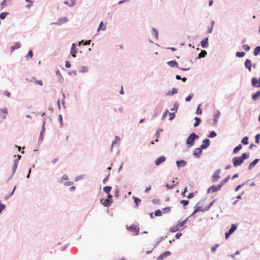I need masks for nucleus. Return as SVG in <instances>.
Instances as JSON below:
<instances>
[{
  "mask_svg": "<svg viewBox=\"0 0 260 260\" xmlns=\"http://www.w3.org/2000/svg\"><path fill=\"white\" fill-rule=\"evenodd\" d=\"M106 29V24H103V22H101L99 25V26L98 28V30L99 31L100 30H105Z\"/></svg>",
  "mask_w": 260,
  "mask_h": 260,
  "instance_id": "nucleus-24",
  "label": "nucleus"
},
{
  "mask_svg": "<svg viewBox=\"0 0 260 260\" xmlns=\"http://www.w3.org/2000/svg\"><path fill=\"white\" fill-rule=\"evenodd\" d=\"M252 85L254 86L259 87H260V78L257 79L256 78L254 77L252 78L251 80Z\"/></svg>",
  "mask_w": 260,
  "mask_h": 260,
  "instance_id": "nucleus-5",
  "label": "nucleus"
},
{
  "mask_svg": "<svg viewBox=\"0 0 260 260\" xmlns=\"http://www.w3.org/2000/svg\"><path fill=\"white\" fill-rule=\"evenodd\" d=\"M193 192H191L190 193H189V194L188 195L187 197L188 198H192L193 197Z\"/></svg>",
  "mask_w": 260,
  "mask_h": 260,
  "instance_id": "nucleus-61",
  "label": "nucleus"
},
{
  "mask_svg": "<svg viewBox=\"0 0 260 260\" xmlns=\"http://www.w3.org/2000/svg\"><path fill=\"white\" fill-rule=\"evenodd\" d=\"M214 202V201H213L212 202H211V203L208 205V207H206L205 209H204V210H202V209H199V208H197V209H195V210H194V212H193V213H196V212H198V211H204L208 210V209H209V208H210V207L213 205V204Z\"/></svg>",
  "mask_w": 260,
  "mask_h": 260,
  "instance_id": "nucleus-18",
  "label": "nucleus"
},
{
  "mask_svg": "<svg viewBox=\"0 0 260 260\" xmlns=\"http://www.w3.org/2000/svg\"><path fill=\"white\" fill-rule=\"evenodd\" d=\"M207 55V52L205 50H202L201 52L199 54V58H201L202 57H204Z\"/></svg>",
  "mask_w": 260,
  "mask_h": 260,
  "instance_id": "nucleus-28",
  "label": "nucleus"
},
{
  "mask_svg": "<svg viewBox=\"0 0 260 260\" xmlns=\"http://www.w3.org/2000/svg\"><path fill=\"white\" fill-rule=\"evenodd\" d=\"M133 199L134 200L136 207H137L138 206L139 204L140 203L141 200L136 197H133Z\"/></svg>",
  "mask_w": 260,
  "mask_h": 260,
  "instance_id": "nucleus-33",
  "label": "nucleus"
},
{
  "mask_svg": "<svg viewBox=\"0 0 260 260\" xmlns=\"http://www.w3.org/2000/svg\"><path fill=\"white\" fill-rule=\"evenodd\" d=\"M162 129H158L157 131H156V137H157V139L155 140V142H157L158 141V138L159 137V132H162Z\"/></svg>",
  "mask_w": 260,
  "mask_h": 260,
  "instance_id": "nucleus-42",
  "label": "nucleus"
},
{
  "mask_svg": "<svg viewBox=\"0 0 260 260\" xmlns=\"http://www.w3.org/2000/svg\"><path fill=\"white\" fill-rule=\"evenodd\" d=\"M171 254V252L169 251H166L164 253H163L162 254L159 255L158 257V260H162L165 257L170 255Z\"/></svg>",
  "mask_w": 260,
  "mask_h": 260,
  "instance_id": "nucleus-14",
  "label": "nucleus"
},
{
  "mask_svg": "<svg viewBox=\"0 0 260 260\" xmlns=\"http://www.w3.org/2000/svg\"><path fill=\"white\" fill-rule=\"evenodd\" d=\"M221 186L222 185L220 184L217 186L212 185L209 188V190H211L212 192H216L219 190L221 189Z\"/></svg>",
  "mask_w": 260,
  "mask_h": 260,
  "instance_id": "nucleus-10",
  "label": "nucleus"
},
{
  "mask_svg": "<svg viewBox=\"0 0 260 260\" xmlns=\"http://www.w3.org/2000/svg\"><path fill=\"white\" fill-rule=\"evenodd\" d=\"M180 203H181V204H182L184 207H185V206H186V205H187L188 204L189 202H188V201H187V200H181V201H180Z\"/></svg>",
  "mask_w": 260,
  "mask_h": 260,
  "instance_id": "nucleus-38",
  "label": "nucleus"
},
{
  "mask_svg": "<svg viewBox=\"0 0 260 260\" xmlns=\"http://www.w3.org/2000/svg\"><path fill=\"white\" fill-rule=\"evenodd\" d=\"M170 118L169 119L170 120H172L175 117V114L174 113H169Z\"/></svg>",
  "mask_w": 260,
  "mask_h": 260,
  "instance_id": "nucleus-52",
  "label": "nucleus"
},
{
  "mask_svg": "<svg viewBox=\"0 0 260 260\" xmlns=\"http://www.w3.org/2000/svg\"><path fill=\"white\" fill-rule=\"evenodd\" d=\"M182 235V234L180 233H178L176 235V238L177 239H179L180 238V237Z\"/></svg>",
  "mask_w": 260,
  "mask_h": 260,
  "instance_id": "nucleus-60",
  "label": "nucleus"
},
{
  "mask_svg": "<svg viewBox=\"0 0 260 260\" xmlns=\"http://www.w3.org/2000/svg\"><path fill=\"white\" fill-rule=\"evenodd\" d=\"M237 228V226L235 224H232L231 229H230V230L228 232L229 233H230L231 234H232L236 231Z\"/></svg>",
  "mask_w": 260,
  "mask_h": 260,
  "instance_id": "nucleus-25",
  "label": "nucleus"
},
{
  "mask_svg": "<svg viewBox=\"0 0 260 260\" xmlns=\"http://www.w3.org/2000/svg\"><path fill=\"white\" fill-rule=\"evenodd\" d=\"M193 97V94H190L185 99V101L186 102H189Z\"/></svg>",
  "mask_w": 260,
  "mask_h": 260,
  "instance_id": "nucleus-47",
  "label": "nucleus"
},
{
  "mask_svg": "<svg viewBox=\"0 0 260 260\" xmlns=\"http://www.w3.org/2000/svg\"><path fill=\"white\" fill-rule=\"evenodd\" d=\"M177 93V89L175 88H173L171 91V92H169L168 94L172 95L175 93Z\"/></svg>",
  "mask_w": 260,
  "mask_h": 260,
  "instance_id": "nucleus-43",
  "label": "nucleus"
},
{
  "mask_svg": "<svg viewBox=\"0 0 260 260\" xmlns=\"http://www.w3.org/2000/svg\"><path fill=\"white\" fill-rule=\"evenodd\" d=\"M245 53L244 52H237L236 55L237 56L239 57H243L245 55Z\"/></svg>",
  "mask_w": 260,
  "mask_h": 260,
  "instance_id": "nucleus-34",
  "label": "nucleus"
},
{
  "mask_svg": "<svg viewBox=\"0 0 260 260\" xmlns=\"http://www.w3.org/2000/svg\"><path fill=\"white\" fill-rule=\"evenodd\" d=\"M8 14V13H7V12H3V13H1V14H0L1 19H4Z\"/></svg>",
  "mask_w": 260,
  "mask_h": 260,
  "instance_id": "nucleus-40",
  "label": "nucleus"
},
{
  "mask_svg": "<svg viewBox=\"0 0 260 260\" xmlns=\"http://www.w3.org/2000/svg\"><path fill=\"white\" fill-rule=\"evenodd\" d=\"M66 67L68 68H69L71 67V63L69 61H66Z\"/></svg>",
  "mask_w": 260,
  "mask_h": 260,
  "instance_id": "nucleus-56",
  "label": "nucleus"
},
{
  "mask_svg": "<svg viewBox=\"0 0 260 260\" xmlns=\"http://www.w3.org/2000/svg\"><path fill=\"white\" fill-rule=\"evenodd\" d=\"M29 81H30V82H34L35 83L38 84H39V85H41V86H42L43 85V82H42V80H37L34 77H32L31 78V79H30Z\"/></svg>",
  "mask_w": 260,
  "mask_h": 260,
  "instance_id": "nucleus-19",
  "label": "nucleus"
},
{
  "mask_svg": "<svg viewBox=\"0 0 260 260\" xmlns=\"http://www.w3.org/2000/svg\"><path fill=\"white\" fill-rule=\"evenodd\" d=\"M4 94H6L8 97H10L11 96V93L8 91H5Z\"/></svg>",
  "mask_w": 260,
  "mask_h": 260,
  "instance_id": "nucleus-58",
  "label": "nucleus"
},
{
  "mask_svg": "<svg viewBox=\"0 0 260 260\" xmlns=\"http://www.w3.org/2000/svg\"><path fill=\"white\" fill-rule=\"evenodd\" d=\"M102 204L105 207H109L110 206L111 203H112V199H105L104 201L101 200Z\"/></svg>",
  "mask_w": 260,
  "mask_h": 260,
  "instance_id": "nucleus-7",
  "label": "nucleus"
},
{
  "mask_svg": "<svg viewBox=\"0 0 260 260\" xmlns=\"http://www.w3.org/2000/svg\"><path fill=\"white\" fill-rule=\"evenodd\" d=\"M255 143L257 144L259 143V139H260V134H258L255 136Z\"/></svg>",
  "mask_w": 260,
  "mask_h": 260,
  "instance_id": "nucleus-45",
  "label": "nucleus"
},
{
  "mask_svg": "<svg viewBox=\"0 0 260 260\" xmlns=\"http://www.w3.org/2000/svg\"><path fill=\"white\" fill-rule=\"evenodd\" d=\"M18 166V160L16 159L14 161V164L13 165V172H15L16 170L17 169Z\"/></svg>",
  "mask_w": 260,
  "mask_h": 260,
  "instance_id": "nucleus-37",
  "label": "nucleus"
},
{
  "mask_svg": "<svg viewBox=\"0 0 260 260\" xmlns=\"http://www.w3.org/2000/svg\"><path fill=\"white\" fill-rule=\"evenodd\" d=\"M218 246H219V244H217L214 246L212 247L211 248L212 252H214L216 251V248Z\"/></svg>",
  "mask_w": 260,
  "mask_h": 260,
  "instance_id": "nucleus-51",
  "label": "nucleus"
},
{
  "mask_svg": "<svg viewBox=\"0 0 260 260\" xmlns=\"http://www.w3.org/2000/svg\"><path fill=\"white\" fill-rule=\"evenodd\" d=\"M155 215L156 216H160L162 215V211L158 209L155 211Z\"/></svg>",
  "mask_w": 260,
  "mask_h": 260,
  "instance_id": "nucleus-39",
  "label": "nucleus"
},
{
  "mask_svg": "<svg viewBox=\"0 0 260 260\" xmlns=\"http://www.w3.org/2000/svg\"><path fill=\"white\" fill-rule=\"evenodd\" d=\"M72 183H73L72 182L69 181V182H65L64 184L66 185H70L72 184Z\"/></svg>",
  "mask_w": 260,
  "mask_h": 260,
  "instance_id": "nucleus-63",
  "label": "nucleus"
},
{
  "mask_svg": "<svg viewBox=\"0 0 260 260\" xmlns=\"http://www.w3.org/2000/svg\"><path fill=\"white\" fill-rule=\"evenodd\" d=\"M21 44L20 43H16L14 46L11 47V51H14L15 49L19 48Z\"/></svg>",
  "mask_w": 260,
  "mask_h": 260,
  "instance_id": "nucleus-23",
  "label": "nucleus"
},
{
  "mask_svg": "<svg viewBox=\"0 0 260 260\" xmlns=\"http://www.w3.org/2000/svg\"><path fill=\"white\" fill-rule=\"evenodd\" d=\"M258 160V159H255L252 162H251L249 166V170H251V169H252L254 167V166L257 163Z\"/></svg>",
  "mask_w": 260,
  "mask_h": 260,
  "instance_id": "nucleus-20",
  "label": "nucleus"
},
{
  "mask_svg": "<svg viewBox=\"0 0 260 260\" xmlns=\"http://www.w3.org/2000/svg\"><path fill=\"white\" fill-rule=\"evenodd\" d=\"M176 164L178 168L183 167L186 165V161L183 160H177Z\"/></svg>",
  "mask_w": 260,
  "mask_h": 260,
  "instance_id": "nucleus-15",
  "label": "nucleus"
},
{
  "mask_svg": "<svg viewBox=\"0 0 260 260\" xmlns=\"http://www.w3.org/2000/svg\"><path fill=\"white\" fill-rule=\"evenodd\" d=\"M26 2L31 3L30 5H27L26 7L27 8H29L32 5V1L31 0H25Z\"/></svg>",
  "mask_w": 260,
  "mask_h": 260,
  "instance_id": "nucleus-54",
  "label": "nucleus"
},
{
  "mask_svg": "<svg viewBox=\"0 0 260 260\" xmlns=\"http://www.w3.org/2000/svg\"><path fill=\"white\" fill-rule=\"evenodd\" d=\"M8 113V110L7 108L0 109V118L2 119L6 118V114Z\"/></svg>",
  "mask_w": 260,
  "mask_h": 260,
  "instance_id": "nucleus-6",
  "label": "nucleus"
},
{
  "mask_svg": "<svg viewBox=\"0 0 260 260\" xmlns=\"http://www.w3.org/2000/svg\"><path fill=\"white\" fill-rule=\"evenodd\" d=\"M248 158V155L246 153H243L241 156L235 157L233 158V162L235 167L241 165L244 160Z\"/></svg>",
  "mask_w": 260,
  "mask_h": 260,
  "instance_id": "nucleus-1",
  "label": "nucleus"
},
{
  "mask_svg": "<svg viewBox=\"0 0 260 260\" xmlns=\"http://www.w3.org/2000/svg\"><path fill=\"white\" fill-rule=\"evenodd\" d=\"M162 211L164 213H168L171 211V208L169 207L162 208Z\"/></svg>",
  "mask_w": 260,
  "mask_h": 260,
  "instance_id": "nucleus-32",
  "label": "nucleus"
},
{
  "mask_svg": "<svg viewBox=\"0 0 260 260\" xmlns=\"http://www.w3.org/2000/svg\"><path fill=\"white\" fill-rule=\"evenodd\" d=\"M213 0H210L209 3V5L210 6H211L213 5Z\"/></svg>",
  "mask_w": 260,
  "mask_h": 260,
  "instance_id": "nucleus-64",
  "label": "nucleus"
},
{
  "mask_svg": "<svg viewBox=\"0 0 260 260\" xmlns=\"http://www.w3.org/2000/svg\"><path fill=\"white\" fill-rule=\"evenodd\" d=\"M216 136V133L214 131H212L210 133L209 135H208V137L210 138L214 137Z\"/></svg>",
  "mask_w": 260,
  "mask_h": 260,
  "instance_id": "nucleus-46",
  "label": "nucleus"
},
{
  "mask_svg": "<svg viewBox=\"0 0 260 260\" xmlns=\"http://www.w3.org/2000/svg\"><path fill=\"white\" fill-rule=\"evenodd\" d=\"M167 63L171 67L178 68V64L176 60H172L168 61Z\"/></svg>",
  "mask_w": 260,
  "mask_h": 260,
  "instance_id": "nucleus-17",
  "label": "nucleus"
},
{
  "mask_svg": "<svg viewBox=\"0 0 260 260\" xmlns=\"http://www.w3.org/2000/svg\"><path fill=\"white\" fill-rule=\"evenodd\" d=\"M112 187L109 186H105L104 187V191L107 193H109L111 191Z\"/></svg>",
  "mask_w": 260,
  "mask_h": 260,
  "instance_id": "nucleus-31",
  "label": "nucleus"
},
{
  "mask_svg": "<svg viewBox=\"0 0 260 260\" xmlns=\"http://www.w3.org/2000/svg\"><path fill=\"white\" fill-rule=\"evenodd\" d=\"M229 179H230V176H229L222 181L220 184L222 186L224 183H225L226 182H227L229 181Z\"/></svg>",
  "mask_w": 260,
  "mask_h": 260,
  "instance_id": "nucleus-44",
  "label": "nucleus"
},
{
  "mask_svg": "<svg viewBox=\"0 0 260 260\" xmlns=\"http://www.w3.org/2000/svg\"><path fill=\"white\" fill-rule=\"evenodd\" d=\"M70 53L72 54V56L74 57H76V54L77 53V50L75 44H72V46L71 48Z\"/></svg>",
  "mask_w": 260,
  "mask_h": 260,
  "instance_id": "nucleus-11",
  "label": "nucleus"
},
{
  "mask_svg": "<svg viewBox=\"0 0 260 260\" xmlns=\"http://www.w3.org/2000/svg\"><path fill=\"white\" fill-rule=\"evenodd\" d=\"M202 112V110L199 107H198L197 110V111H196L197 114H201Z\"/></svg>",
  "mask_w": 260,
  "mask_h": 260,
  "instance_id": "nucleus-55",
  "label": "nucleus"
},
{
  "mask_svg": "<svg viewBox=\"0 0 260 260\" xmlns=\"http://www.w3.org/2000/svg\"><path fill=\"white\" fill-rule=\"evenodd\" d=\"M90 43V41L89 40L88 41H86L85 43H83V45H89Z\"/></svg>",
  "mask_w": 260,
  "mask_h": 260,
  "instance_id": "nucleus-62",
  "label": "nucleus"
},
{
  "mask_svg": "<svg viewBox=\"0 0 260 260\" xmlns=\"http://www.w3.org/2000/svg\"><path fill=\"white\" fill-rule=\"evenodd\" d=\"M68 176L67 175H64L60 179L59 182H62L64 180H68Z\"/></svg>",
  "mask_w": 260,
  "mask_h": 260,
  "instance_id": "nucleus-36",
  "label": "nucleus"
},
{
  "mask_svg": "<svg viewBox=\"0 0 260 260\" xmlns=\"http://www.w3.org/2000/svg\"><path fill=\"white\" fill-rule=\"evenodd\" d=\"M231 234L229 232H226L225 234V239H227Z\"/></svg>",
  "mask_w": 260,
  "mask_h": 260,
  "instance_id": "nucleus-59",
  "label": "nucleus"
},
{
  "mask_svg": "<svg viewBox=\"0 0 260 260\" xmlns=\"http://www.w3.org/2000/svg\"><path fill=\"white\" fill-rule=\"evenodd\" d=\"M32 56H33V52L31 50H30L28 52L26 57H27V59H28L29 58H31L32 57Z\"/></svg>",
  "mask_w": 260,
  "mask_h": 260,
  "instance_id": "nucleus-41",
  "label": "nucleus"
},
{
  "mask_svg": "<svg viewBox=\"0 0 260 260\" xmlns=\"http://www.w3.org/2000/svg\"><path fill=\"white\" fill-rule=\"evenodd\" d=\"M242 148V146L240 144L238 146H237V147H236L234 149V151H233V153H237L239 151H240Z\"/></svg>",
  "mask_w": 260,
  "mask_h": 260,
  "instance_id": "nucleus-26",
  "label": "nucleus"
},
{
  "mask_svg": "<svg viewBox=\"0 0 260 260\" xmlns=\"http://www.w3.org/2000/svg\"><path fill=\"white\" fill-rule=\"evenodd\" d=\"M166 158L165 156H160L155 160V164L156 165L158 166L161 163L164 162L166 160Z\"/></svg>",
  "mask_w": 260,
  "mask_h": 260,
  "instance_id": "nucleus-8",
  "label": "nucleus"
},
{
  "mask_svg": "<svg viewBox=\"0 0 260 260\" xmlns=\"http://www.w3.org/2000/svg\"><path fill=\"white\" fill-rule=\"evenodd\" d=\"M259 52H260V47L257 46L254 49L253 54L255 56H256L259 53Z\"/></svg>",
  "mask_w": 260,
  "mask_h": 260,
  "instance_id": "nucleus-30",
  "label": "nucleus"
},
{
  "mask_svg": "<svg viewBox=\"0 0 260 260\" xmlns=\"http://www.w3.org/2000/svg\"><path fill=\"white\" fill-rule=\"evenodd\" d=\"M220 169H217L214 173L212 177V181L215 182L217 180L220 178L219 174L220 173Z\"/></svg>",
  "mask_w": 260,
  "mask_h": 260,
  "instance_id": "nucleus-4",
  "label": "nucleus"
},
{
  "mask_svg": "<svg viewBox=\"0 0 260 260\" xmlns=\"http://www.w3.org/2000/svg\"><path fill=\"white\" fill-rule=\"evenodd\" d=\"M201 45L203 48L207 47L208 46V38H206L203 39L201 42Z\"/></svg>",
  "mask_w": 260,
  "mask_h": 260,
  "instance_id": "nucleus-13",
  "label": "nucleus"
},
{
  "mask_svg": "<svg viewBox=\"0 0 260 260\" xmlns=\"http://www.w3.org/2000/svg\"><path fill=\"white\" fill-rule=\"evenodd\" d=\"M244 183H243V184H240V185H238V186L236 187V188H235V191H238V190L239 189V188H240L242 186H243V185H244Z\"/></svg>",
  "mask_w": 260,
  "mask_h": 260,
  "instance_id": "nucleus-57",
  "label": "nucleus"
},
{
  "mask_svg": "<svg viewBox=\"0 0 260 260\" xmlns=\"http://www.w3.org/2000/svg\"><path fill=\"white\" fill-rule=\"evenodd\" d=\"M245 68L248 69V70L250 72L251 71V66L252 62L249 59H246L245 62Z\"/></svg>",
  "mask_w": 260,
  "mask_h": 260,
  "instance_id": "nucleus-12",
  "label": "nucleus"
},
{
  "mask_svg": "<svg viewBox=\"0 0 260 260\" xmlns=\"http://www.w3.org/2000/svg\"><path fill=\"white\" fill-rule=\"evenodd\" d=\"M242 143L244 145H247L248 144V137H245L242 140Z\"/></svg>",
  "mask_w": 260,
  "mask_h": 260,
  "instance_id": "nucleus-35",
  "label": "nucleus"
},
{
  "mask_svg": "<svg viewBox=\"0 0 260 260\" xmlns=\"http://www.w3.org/2000/svg\"><path fill=\"white\" fill-rule=\"evenodd\" d=\"M187 220V219H186L182 221H180L176 224L179 229H180V228H182L184 226V225L186 222Z\"/></svg>",
  "mask_w": 260,
  "mask_h": 260,
  "instance_id": "nucleus-22",
  "label": "nucleus"
},
{
  "mask_svg": "<svg viewBox=\"0 0 260 260\" xmlns=\"http://www.w3.org/2000/svg\"><path fill=\"white\" fill-rule=\"evenodd\" d=\"M194 119L196 120V122L194 123L193 125L194 127H196L200 124L201 120V119L198 117H195Z\"/></svg>",
  "mask_w": 260,
  "mask_h": 260,
  "instance_id": "nucleus-29",
  "label": "nucleus"
},
{
  "mask_svg": "<svg viewBox=\"0 0 260 260\" xmlns=\"http://www.w3.org/2000/svg\"><path fill=\"white\" fill-rule=\"evenodd\" d=\"M5 205L1 203L0 201V213L5 209Z\"/></svg>",
  "mask_w": 260,
  "mask_h": 260,
  "instance_id": "nucleus-49",
  "label": "nucleus"
},
{
  "mask_svg": "<svg viewBox=\"0 0 260 260\" xmlns=\"http://www.w3.org/2000/svg\"><path fill=\"white\" fill-rule=\"evenodd\" d=\"M126 229L133 232L135 236L138 235L139 233V228L136 225L126 226Z\"/></svg>",
  "mask_w": 260,
  "mask_h": 260,
  "instance_id": "nucleus-3",
  "label": "nucleus"
},
{
  "mask_svg": "<svg viewBox=\"0 0 260 260\" xmlns=\"http://www.w3.org/2000/svg\"><path fill=\"white\" fill-rule=\"evenodd\" d=\"M243 48L246 51H248L250 49V47L247 45V44H245V45H243Z\"/></svg>",
  "mask_w": 260,
  "mask_h": 260,
  "instance_id": "nucleus-48",
  "label": "nucleus"
},
{
  "mask_svg": "<svg viewBox=\"0 0 260 260\" xmlns=\"http://www.w3.org/2000/svg\"><path fill=\"white\" fill-rule=\"evenodd\" d=\"M151 187L150 185H149V186L145 188V190H144L145 192V193L148 192L151 190Z\"/></svg>",
  "mask_w": 260,
  "mask_h": 260,
  "instance_id": "nucleus-53",
  "label": "nucleus"
},
{
  "mask_svg": "<svg viewBox=\"0 0 260 260\" xmlns=\"http://www.w3.org/2000/svg\"><path fill=\"white\" fill-rule=\"evenodd\" d=\"M179 229H178V226H177V225H175L174 226H173L172 227L170 228V231L172 233H175L177 231H178Z\"/></svg>",
  "mask_w": 260,
  "mask_h": 260,
  "instance_id": "nucleus-27",
  "label": "nucleus"
},
{
  "mask_svg": "<svg viewBox=\"0 0 260 260\" xmlns=\"http://www.w3.org/2000/svg\"><path fill=\"white\" fill-rule=\"evenodd\" d=\"M202 149L201 147L200 148L195 149L193 151V155L198 157L201 154Z\"/></svg>",
  "mask_w": 260,
  "mask_h": 260,
  "instance_id": "nucleus-16",
  "label": "nucleus"
},
{
  "mask_svg": "<svg viewBox=\"0 0 260 260\" xmlns=\"http://www.w3.org/2000/svg\"><path fill=\"white\" fill-rule=\"evenodd\" d=\"M259 97H260V90H258L257 92H256L255 94H254L252 95V98L254 101H256L259 99Z\"/></svg>",
  "mask_w": 260,
  "mask_h": 260,
  "instance_id": "nucleus-21",
  "label": "nucleus"
},
{
  "mask_svg": "<svg viewBox=\"0 0 260 260\" xmlns=\"http://www.w3.org/2000/svg\"><path fill=\"white\" fill-rule=\"evenodd\" d=\"M210 142V140L208 139L204 140L203 141V144L201 146V147L203 149L207 148L209 146Z\"/></svg>",
  "mask_w": 260,
  "mask_h": 260,
  "instance_id": "nucleus-9",
  "label": "nucleus"
},
{
  "mask_svg": "<svg viewBox=\"0 0 260 260\" xmlns=\"http://www.w3.org/2000/svg\"><path fill=\"white\" fill-rule=\"evenodd\" d=\"M174 186H175L174 184H173L171 185H170L168 183L166 184V187H167L168 189H172V188H174Z\"/></svg>",
  "mask_w": 260,
  "mask_h": 260,
  "instance_id": "nucleus-50",
  "label": "nucleus"
},
{
  "mask_svg": "<svg viewBox=\"0 0 260 260\" xmlns=\"http://www.w3.org/2000/svg\"><path fill=\"white\" fill-rule=\"evenodd\" d=\"M198 136L194 133L191 134L186 140V144L189 147L193 146L194 140L198 138Z\"/></svg>",
  "mask_w": 260,
  "mask_h": 260,
  "instance_id": "nucleus-2",
  "label": "nucleus"
}]
</instances>
